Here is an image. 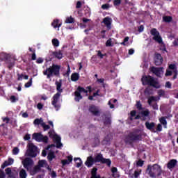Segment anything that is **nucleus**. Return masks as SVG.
<instances>
[{"mask_svg": "<svg viewBox=\"0 0 178 178\" xmlns=\"http://www.w3.org/2000/svg\"><path fill=\"white\" fill-rule=\"evenodd\" d=\"M54 58H56V59L60 60L62 58H63V53L60 50L57 51H52L50 54V60H52Z\"/></svg>", "mask_w": 178, "mask_h": 178, "instance_id": "15", "label": "nucleus"}, {"mask_svg": "<svg viewBox=\"0 0 178 178\" xmlns=\"http://www.w3.org/2000/svg\"><path fill=\"white\" fill-rule=\"evenodd\" d=\"M106 47H113V43H112V38H109L106 42Z\"/></svg>", "mask_w": 178, "mask_h": 178, "instance_id": "41", "label": "nucleus"}, {"mask_svg": "<svg viewBox=\"0 0 178 178\" xmlns=\"http://www.w3.org/2000/svg\"><path fill=\"white\" fill-rule=\"evenodd\" d=\"M156 131H162V124H158Z\"/></svg>", "mask_w": 178, "mask_h": 178, "instance_id": "61", "label": "nucleus"}, {"mask_svg": "<svg viewBox=\"0 0 178 178\" xmlns=\"http://www.w3.org/2000/svg\"><path fill=\"white\" fill-rule=\"evenodd\" d=\"M141 81L143 86H149V87H153L154 88L159 89L161 88V83L155 78L150 75H144L141 78Z\"/></svg>", "mask_w": 178, "mask_h": 178, "instance_id": "5", "label": "nucleus"}, {"mask_svg": "<svg viewBox=\"0 0 178 178\" xmlns=\"http://www.w3.org/2000/svg\"><path fill=\"white\" fill-rule=\"evenodd\" d=\"M168 118V117H161L159 119L160 123H161V124H163V126H166V124H168V121H166V119Z\"/></svg>", "mask_w": 178, "mask_h": 178, "instance_id": "31", "label": "nucleus"}, {"mask_svg": "<svg viewBox=\"0 0 178 178\" xmlns=\"http://www.w3.org/2000/svg\"><path fill=\"white\" fill-rule=\"evenodd\" d=\"M10 164L8 161H4V163L1 165V168L2 169H5V168H6L7 166H9Z\"/></svg>", "mask_w": 178, "mask_h": 178, "instance_id": "57", "label": "nucleus"}, {"mask_svg": "<svg viewBox=\"0 0 178 178\" xmlns=\"http://www.w3.org/2000/svg\"><path fill=\"white\" fill-rule=\"evenodd\" d=\"M168 69H170V70H177V67L176 64H170L168 66Z\"/></svg>", "mask_w": 178, "mask_h": 178, "instance_id": "44", "label": "nucleus"}, {"mask_svg": "<svg viewBox=\"0 0 178 178\" xmlns=\"http://www.w3.org/2000/svg\"><path fill=\"white\" fill-rule=\"evenodd\" d=\"M52 44L54 47H58L59 45V40L56 38L52 40Z\"/></svg>", "mask_w": 178, "mask_h": 178, "instance_id": "43", "label": "nucleus"}, {"mask_svg": "<svg viewBox=\"0 0 178 178\" xmlns=\"http://www.w3.org/2000/svg\"><path fill=\"white\" fill-rule=\"evenodd\" d=\"M163 21L165 23H170L173 21V17L172 16H163Z\"/></svg>", "mask_w": 178, "mask_h": 178, "instance_id": "28", "label": "nucleus"}, {"mask_svg": "<svg viewBox=\"0 0 178 178\" xmlns=\"http://www.w3.org/2000/svg\"><path fill=\"white\" fill-rule=\"evenodd\" d=\"M45 160H40L38 161V165L39 168H44V165H45Z\"/></svg>", "mask_w": 178, "mask_h": 178, "instance_id": "46", "label": "nucleus"}, {"mask_svg": "<svg viewBox=\"0 0 178 178\" xmlns=\"http://www.w3.org/2000/svg\"><path fill=\"white\" fill-rule=\"evenodd\" d=\"M145 126L147 130H149L150 131H152L153 133H156V131H155V122H146L145 123Z\"/></svg>", "mask_w": 178, "mask_h": 178, "instance_id": "17", "label": "nucleus"}, {"mask_svg": "<svg viewBox=\"0 0 178 178\" xmlns=\"http://www.w3.org/2000/svg\"><path fill=\"white\" fill-rule=\"evenodd\" d=\"M56 90L58 91L53 97L51 104L55 108L56 111H59L60 109V104L58 103L59 98H60V95L63 92V89H62V82L56 81Z\"/></svg>", "mask_w": 178, "mask_h": 178, "instance_id": "3", "label": "nucleus"}, {"mask_svg": "<svg viewBox=\"0 0 178 178\" xmlns=\"http://www.w3.org/2000/svg\"><path fill=\"white\" fill-rule=\"evenodd\" d=\"M150 34L154 36L153 40H154V41H156L159 42V44L162 43V38L159 36V32L156 30V29H152L150 31Z\"/></svg>", "mask_w": 178, "mask_h": 178, "instance_id": "10", "label": "nucleus"}, {"mask_svg": "<svg viewBox=\"0 0 178 178\" xmlns=\"http://www.w3.org/2000/svg\"><path fill=\"white\" fill-rule=\"evenodd\" d=\"M122 3V0H114L113 1V5L114 6H119Z\"/></svg>", "mask_w": 178, "mask_h": 178, "instance_id": "51", "label": "nucleus"}, {"mask_svg": "<svg viewBox=\"0 0 178 178\" xmlns=\"http://www.w3.org/2000/svg\"><path fill=\"white\" fill-rule=\"evenodd\" d=\"M102 9H104V10H108V9H109V4H108V3L103 4V5L102 6Z\"/></svg>", "mask_w": 178, "mask_h": 178, "instance_id": "60", "label": "nucleus"}, {"mask_svg": "<svg viewBox=\"0 0 178 178\" xmlns=\"http://www.w3.org/2000/svg\"><path fill=\"white\" fill-rule=\"evenodd\" d=\"M80 79V74L77 72L72 73L71 75V81H79Z\"/></svg>", "mask_w": 178, "mask_h": 178, "instance_id": "26", "label": "nucleus"}, {"mask_svg": "<svg viewBox=\"0 0 178 178\" xmlns=\"http://www.w3.org/2000/svg\"><path fill=\"white\" fill-rule=\"evenodd\" d=\"M52 27L54 29H58L59 31V27H61L62 26V22H60L58 19H54L53 22L51 23Z\"/></svg>", "mask_w": 178, "mask_h": 178, "instance_id": "22", "label": "nucleus"}, {"mask_svg": "<svg viewBox=\"0 0 178 178\" xmlns=\"http://www.w3.org/2000/svg\"><path fill=\"white\" fill-rule=\"evenodd\" d=\"M172 74H173V72L167 70L165 76L168 77V76H172Z\"/></svg>", "mask_w": 178, "mask_h": 178, "instance_id": "59", "label": "nucleus"}, {"mask_svg": "<svg viewBox=\"0 0 178 178\" xmlns=\"http://www.w3.org/2000/svg\"><path fill=\"white\" fill-rule=\"evenodd\" d=\"M105 118L104 120V126H111V124H112V120L111 118V116H106V115H104Z\"/></svg>", "mask_w": 178, "mask_h": 178, "instance_id": "25", "label": "nucleus"}, {"mask_svg": "<svg viewBox=\"0 0 178 178\" xmlns=\"http://www.w3.org/2000/svg\"><path fill=\"white\" fill-rule=\"evenodd\" d=\"M81 6H83V3H81V1H77L76 4V8L80 9V8H81Z\"/></svg>", "mask_w": 178, "mask_h": 178, "instance_id": "55", "label": "nucleus"}, {"mask_svg": "<svg viewBox=\"0 0 178 178\" xmlns=\"http://www.w3.org/2000/svg\"><path fill=\"white\" fill-rule=\"evenodd\" d=\"M159 97H165V90L161 89L157 92Z\"/></svg>", "mask_w": 178, "mask_h": 178, "instance_id": "45", "label": "nucleus"}, {"mask_svg": "<svg viewBox=\"0 0 178 178\" xmlns=\"http://www.w3.org/2000/svg\"><path fill=\"white\" fill-rule=\"evenodd\" d=\"M86 89L88 90H86V88L81 86H78V88H76V90L74 92V96H75L74 101H76V102H80V99H83V96L81 95V92L86 94V95H88V92H92V89L91 86H87Z\"/></svg>", "mask_w": 178, "mask_h": 178, "instance_id": "7", "label": "nucleus"}, {"mask_svg": "<svg viewBox=\"0 0 178 178\" xmlns=\"http://www.w3.org/2000/svg\"><path fill=\"white\" fill-rule=\"evenodd\" d=\"M99 162L100 163L107 165V166H111V165H112V161H111L109 159L104 158V156L101 153L97 154L95 158L92 157V156H89L85 162V165L87 166V168H91L94 163H97Z\"/></svg>", "mask_w": 178, "mask_h": 178, "instance_id": "1", "label": "nucleus"}, {"mask_svg": "<svg viewBox=\"0 0 178 178\" xmlns=\"http://www.w3.org/2000/svg\"><path fill=\"white\" fill-rule=\"evenodd\" d=\"M41 141L45 143H48V136H44V135H42Z\"/></svg>", "mask_w": 178, "mask_h": 178, "instance_id": "56", "label": "nucleus"}, {"mask_svg": "<svg viewBox=\"0 0 178 178\" xmlns=\"http://www.w3.org/2000/svg\"><path fill=\"white\" fill-rule=\"evenodd\" d=\"M41 126L42 127H43L44 131L47 130H49V129H51V127L49 125H47L45 122L41 123Z\"/></svg>", "mask_w": 178, "mask_h": 178, "instance_id": "42", "label": "nucleus"}, {"mask_svg": "<svg viewBox=\"0 0 178 178\" xmlns=\"http://www.w3.org/2000/svg\"><path fill=\"white\" fill-rule=\"evenodd\" d=\"M145 94L146 95H152V89H151L149 88H146L145 89Z\"/></svg>", "mask_w": 178, "mask_h": 178, "instance_id": "40", "label": "nucleus"}, {"mask_svg": "<svg viewBox=\"0 0 178 178\" xmlns=\"http://www.w3.org/2000/svg\"><path fill=\"white\" fill-rule=\"evenodd\" d=\"M74 161H79V162L76 163V168H81V165H83V161L80 158H74Z\"/></svg>", "mask_w": 178, "mask_h": 178, "instance_id": "37", "label": "nucleus"}, {"mask_svg": "<svg viewBox=\"0 0 178 178\" xmlns=\"http://www.w3.org/2000/svg\"><path fill=\"white\" fill-rule=\"evenodd\" d=\"M161 68L159 67H152L151 68V72L154 73L157 77H161Z\"/></svg>", "mask_w": 178, "mask_h": 178, "instance_id": "23", "label": "nucleus"}, {"mask_svg": "<svg viewBox=\"0 0 178 178\" xmlns=\"http://www.w3.org/2000/svg\"><path fill=\"white\" fill-rule=\"evenodd\" d=\"M56 172L55 171H52L51 173V178H56Z\"/></svg>", "mask_w": 178, "mask_h": 178, "instance_id": "64", "label": "nucleus"}, {"mask_svg": "<svg viewBox=\"0 0 178 178\" xmlns=\"http://www.w3.org/2000/svg\"><path fill=\"white\" fill-rule=\"evenodd\" d=\"M22 165L25 169L30 170L31 166L34 165V161L30 157H26L24 161H22Z\"/></svg>", "mask_w": 178, "mask_h": 178, "instance_id": "12", "label": "nucleus"}, {"mask_svg": "<svg viewBox=\"0 0 178 178\" xmlns=\"http://www.w3.org/2000/svg\"><path fill=\"white\" fill-rule=\"evenodd\" d=\"M41 123H44V120H42V118H36L34 121H33V124L35 125H38V124H41Z\"/></svg>", "mask_w": 178, "mask_h": 178, "instance_id": "34", "label": "nucleus"}, {"mask_svg": "<svg viewBox=\"0 0 178 178\" xmlns=\"http://www.w3.org/2000/svg\"><path fill=\"white\" fill-rule=\"evenodd\" d=\"M49 137L50 138H52L53 141L56 143L57 148H60V147L63 146V145L60 142L62 138H60V136H58V134H54V131L50 130L49 131Z\"/></svg>", "mask_w": 178, "mask_h": 178, "instance_id": "9", "label": "nucleus"}, {"mask_svg": "<svg viewBox=\"0 0 178 178\" xmlns=\"http://www.w3.org/2000/svg\"><path fill=\"white\" fill-rule=\"evenodd\" d=\"M4 61L8 65V69L10 70L15 66V58L10 57L8 54H4Z\"/></svg>", "mask_w": 178, "mask_h": 178, "instance_id": "13", "label": "nucleus"}, {"mask_svg": "<svg viewBox=\"0 0 178 178\" xmlns=\"http://www.w3.org/2000/svg\"><path fill=\"white\" fill-rule=\"evenodd\" d=\"M30 138H31V136L29 134H26L24 137V140L25 141H28L29 140H30Z\"/></svg>", "mask_w": 178, "mask_h": 178, "instance_id": "58", "label": "nucleus"}, {"mask_svg": "<svg viewBox=\"0 0 178 178\" xmlns=\"http://www.w3.org/2000/svg\"><path fill=\"white\" fill-rule=\"evenodd\" d=\"M106 56V54H102L101 51H97V56H99V58H100V59H104V56Z\"/></svg>", "mask_w": 178, "mask_h": 178, "instance_id": "50", "label": "nucleus"}, {"mask_svg": "<svg viewBox=\"0 0 178 178\" xmlns=\"http://www.w3.org/2000/svg\"><path fill=\"white\" fill-rule=\"evenodd\" d=\"M154 62L156 66H161L163 63V57L159 53L156 52L154 54Z\"/></svg>", "mask_w": 178, "mask_h": 178, "instance_id": "14", "label": "nucleus"}, {"mask_svg": "<svg viewBox=\"0 0 178 178\" xmlns=\"http://www.w3.org/2000/svg\"><path fill=\"white\" fill-rule=\"evenodd\" d=\"M136 165L140 166V168L143 167L144 165V161L141 159L138 160L136 163Z\"/></svg>", "mask_w": 178, "mask_h": 178, "instance_id": "47", "label": "nucleus"}, {"mask_svg": "<svg viewBox=\"0 0 178 178\" xmlns=\"http://www.w3.org/2000/svg\"><path fill=\"white\" fill-rule=\"evenodd\" d=\"M6 175H5V172L2 170H0V178H6Z\"/></svg>", "mask_w": 178, "mask_h": 178, "instance_id": "62", "label": "nucleus"}, {"mask_svg": "<svg viewBox=\"0 0 178 178\" xmlns=\"http://www.w3.org/2000/svg\"><path fill=\"white\" fill-rule=\"evenodd\" d=\"M19 177L20 178H26L27 177V172H26V170L22 169L19 172Z\"/></svg>", "mask_w": 178, "mask_h": 178, "instance_id": "32", "label": "nucleus"}, {"mask_svg": "<svg viewBox=\"0 0 178 178\" xmlns=\"http://www.w3.org/2000/svg\"><path fill=\"white\" fill-rule=\"evenodd\" d=\"M10 99L11 102H16V101H18L17 98L15 95L10 96Z\"/></svg>", "mask_w": 178, "mask_h": 178, "instance_id": "53", "label": "nucleus"}, {"mask_svg": "<svg viewBox=\"0 0 178 178\" xmlns=\"http://www.w3.org/2000/svg\"><path fill=\"white\" fill-rule=\"evenodd\" d=\"M33 86V78H31L29 81L25 83L24 87L25 88H29Z\"/></svg>", "mask_w": 178, "mask_h": 178, "instance_id": "38", "label": "nucleus"}, {"mask_svg": "<svg viewBox=\"0 0 178 178\" xmlns=\"http://www.w3.org/2000/svg\"><path fill=\"white\" fill-rule=\"evenodd\" d=\"M158 101V98L155 96H150L147 99V104L149 105V106H152L153 109L154 111H158V104L154 103L152 104V102H156Z\"/></svg>", "mask_w": 178, "mask_h": 178, "instance_id": "11", "label": "nucleus"}, {"mask_svg": "<svg viewBox=\"0 0 178 178\" xmlns=\"http://www.w3.org/2000/svg\"><path fill=\"white\" fill-rule=\"evenodd\" d=\"M26 154L30 158H35L38 154V148L33 143H29Z\"/></svg>", "mask_w": 178, "mask_h": 178, "instance_id": "8", "label": "nucleus"}, {"mask_svg": "<svg viewBox=\"0 0 178 178\" xmlns=\"http://www.w3.org/2000/svg\"><path fill=\"white\" fill-rule=\"evenodd\" d=\"M98 168L97 167H94L90 172L91 177L90 178H105V177H101V175L99 174H97Z\"/></svg>", "mask_w": 178, "mask_h": 178, "instance_id": "19", "label": "nucleus"}, {"mask_svg": "<svg viewBox=\"0 0 178 178\" xmlns=\"http://www.w3.org/2000/svg\"><path fill=\"white\" fill-rule=\"evenodd\" d=\"M73 161V156H67V159H64L61 161L63 166H65V165H69L71 162Z\"/></svg>", "mask_w": 178, "mask_h": 178, "instance_id": "24", "label": "nucleus"}, {"mask_svg": "<svg viewBox=\"0 0 178 178\" xmlns=\"http://www.w3.org/2000/svg\"><path fill=\"white\" fill-rule=\"evenodd\" d=\"M140 115L145 118L149 116V110L147 109L140 112Z\"/></svg>", "mask_w": 178, "mask_h": 178, "instance_id": "33", "label": "nucleus"}, {"mask_svg": "<svg viewBox=\"0 0 178 178\" xmlns=\"http://www.w3.org/2000/svg\"><path fill=\"white\" fill-rule=\"evenodd\" d=\"M177 165V160L176 159L170 160L169 162L167 163V168L170 170H172V169H175V168H176Z\"/></svg>", "mask_w": 178, "mask_h": 178, "instance_id": "18", "label": "nucleus"}, {"mask_svg": "<svg viewBox=\"0 0 178 178\" xmlns=\"http://www.w3.org/2000/svg\"><path fill=\"white\" fill-rule=\"evenodd\" d=\"M136 106L138 111H143V104H141V102L137 101Z\"/></svg>", "mask_w": 178, "mask_h": 178, "instance_id": "39", "label": "nucleus"}, {"mask_svg": "<svg viewBox=\"0 0 178 178\" xmlns=\"http://www.w3.org/2000/svg\"><path fill=\"white\" fill-rule=\"evenodd\" d=\"M141 175V171H134V176L135 178H138V177Z\"/></svg>", "mask_w": 178, "mask_h": 178, "instance_id": "52", "label": "nucleus"}, {"mask_svg": "<svg viewBox=\"0 0 178 178\" xmlns=\"http://www.w3.org/2000/svg\"><path fill=\"white\" fill-rule=\"evenodd\" d=\"M17 80H18V81H22V80H23V78H24V74L18 73V74H17Z\"/></svg>", "mask_w": 178, "mask_h": 178, "instance_id": "49", "label": "nucleus"}, {"mask_svg": "<svg viewBox=\"0 0 178 178\" xmlns=\"http://www.w3.org/2000/svg\"><path fill=\"white\" fill-rule=\"evenodd\" d=\"M121 45H123L124 47H127L129 45V37L127 36L124 38V40L122 42L120 43Z\"/></svg>", "mask_w": 178, "mask_h": 178, "instance_id": "35", "label": "nucleus"}, {"mask_svg": "<svg viewBox=\"0 0 178 178\" xmlns=\"http://www.w3.org/2000/svg\"><path fill=\"white\" fill-rule=\"evenodd\" d=\"M103 23L105 24L108 30H111L112 29V18L109 17H106L103 19Z\"/></svg>", "mask_w": 178, "mask_h": 178, "instance_id": "16", "label": "nucleus"}, {"mask_svg": "<svg viewBox=\"0 0 178 178\" xmlns=\"http://www.w3.org/2000/svg\"><path fill=\"white\" fill-rule=\"evenodd\" d=\"M65 23L67 24H72L74 23V18H73L72 16L67 17L65 21Z\"/></svg>", "mask_w": 178, "mask_h": 178, "instance_id": "30", "label": "nucleus"}, {"mask_svg": "<svg viewBox=\"0 0 178 178\" xmlns=\"http://www.w3.org/2000/svg\"><path fill=\"white\" fill-rule=\"evenodd\" d=\"M166 88H172V83L170 81H167L165 83Z\"/></svg>", "mask_w": 178, "mask_h": 178, "instance_id": "63", "label": "nucleus"}, {"mask_svg": "<svg viewBox=\"0 0 178 178\" xmlns=\"http://www.w3.org/2000/svg\"><path fill=\"white\" fill-rule=\"evenodd\" d=\"M111 172L113 177H119V174H118V168L116 167H113L111 168Z\"/></svg>", "mask_w": 178, "mask_h": 178, "instance_id": "29", "label": "nucleus"}, {"mask_svg": "<svg viewBox=\"0 0 178 178\" xmlns=\"http://www.w3.org/2000/svg\"><path fill=\"white\" fill-rule=\"evenodd\" d=\"M40 169L41 168H40V166H38V165L35 166L33 168V170L31 172V175H35V174L38 173V172H40Z\"/></svg>", "mask_w": 178, "mask_h": 178, "instance_id": "36", "label": "nucleus"}, {"mask_svg": "<svg viewBox=\"0 0 178 178\" xmlns=\"http://www.w3.org/2000/svg\"><path fill=\"white\" fill-rule=\"evenodd\" d=\"M142 139L143 135L141 134H138L136 131H132L125 136L124 143L133 147H134V143L136 141H141Z\"/></svg>", "mask_w": 178, "mask_h": 178, "instance_id": "4", "label": "nucleus"}, {"mask_svg": "<svg viewBox=\"0 0 178 178\" xmlns=\"http://www.w3.org/2000/svg\"><path fill=\"white\" fill-rule=\"evenodd\" d=\"M13 155H17L19 154V147H14L13 149Z\"/></svg>", "mask_w": 178, "mask_h": 178, "instance_id": "54", "label": "nucleus"}, {"mask_svg": "<svg viewBox=\"0 0 178 178\" xmlns=\"http://www.w3.org/2000/svg\"><path fill=\"white\" fill-rule=\"evenodd\" d=\"M42 134L40 133H34L32 136L33 140H35V141H38V143H41L42 141Z\"/></svg>", "mask_w": 178, "mask_h": 178, "instance_id": "21", "label": "nucleus"}, {"mask_svg": "<svg viewBox=\"0 0 178 178\" xmlns=\"http://www.w3.org/2000/svg\"><path fill=\"white\" fill-rule=\"evenodd\" d=\"M56 157V156H55V152H49L48 153V155H47V159L49 162H52V161L54 159H55V158Z\"/></svg>", "mask_w": 178, "mask_h": 178, "instance_id": "27", "label": "nucleus"}, {"mask_svg": "<svg viewBox=\"0 0 178 178\" xmlns=\"http://www.w3.org/2000/svg\"><path fill=\"white\" fill-rule=\"evenodd\" d=\"M43 74L47 76L48 79H51L53 76L58 77L59 74H60V65L53 64L43 72Z\"/></svg>", "mask_w": 178, "mask_h": 178, "instance_id": "6", "label": "nucleus"}, {"mask_svg": "<svg viewBox=\"0 0 178 178\" xmlns=\"http://www.w3.org/2000/svg\"><path fill=\"white\" fill-rule=\"evenodd\" d=\"M162 167L159 164H149L146 169V173L152 178L159 177L163 173Z\"/></svg>", "mask_w": 178, "mask_h": 178, "instance_id": "2", "label": "nucleus"}, {"mask_svg": "<svg viewBox=\"0 0 178 178\" xmlns=\"http://www.w3.org/2000/svg\"><path fill=\"white\" fill-rule=\"evenodd\" d=\"M70 75V65H67V72L64 74V76H67V77H69Z\"/></svg>", "mask_w": 178, "mask_h": 178, "instance_id": "48", "label": "nucleus"}, {"mask_svg": "<svg viewBox=\"0 0 178 178\" xmlns=\"http://www.w3.org/2000/svg\"><path fill=\"white\" fill-rule=\"evenodd\" d=\"M89 111L94 115V116H99V111L94 105H92L89 107Z\"/></svg>", "mask_w": 178, "mask_h": 178, "instance_id": "20", "label": "nucleus"}]
</instances>
